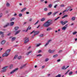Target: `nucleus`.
<instances>
[{"label": "nucleus", "mask_w": 77, "mask_h": 77, "mask_svg": "<svg viewBox=\"0 0 77 77\" xmlns=\"http://www.w3.org/2000/svg\"><path fill=\"white\" fill-rule=\"evenodd\" d=\"M77 32L76 31L73 32L72 33V35H75V34H77Z\"/></svg>", "instance_id": "nucleus-33"}, {"label": "nucleus", "mask_w": 77, "mask_h": 77, "mask_svg": "<svg viewBox=\"0 0 77 77\" xmlns=\"http://www.w3.org/2000/svg\"><path fill=\"white\" fill-rule=\"evenodd\" d=\"M62 51V50H60V51L58 53H61V52Z\"/></svg>", "instance_id": "nucleus-60"}, {"label": "nucleus", "mask_w": 77, "mask_h": 77, "mask_svg": "<svg viewBox=\"0 0 77 77\" xmlns=\"http://www.w3.org/2000/svg\"><path fill=\"white\" fill-rule=\"evenodd\" d=\"M15 20V18H12L11 20V21H12L13 20Z\"/></svg>", "instance_id": "nucleus-40"}, {"label": "nucleus", "mask_w": 77, "mask_h": 77, "mask_svg": "<svg viewBox=\"0 0 77 77\" xmlns=\"http://www.w3.org/2000/svg\"><path fill=\"white\" fill-rule=\"evenodd\" d=\"M34 33L33 36H32V38H33L34 36H35V35H38V34H39V32L36 31L35 32V31L34 30V31H33L32 32H31L30 34H32V33H34Z\"/></svg>", "instance_id": "nucleus-2"}, {"label": "nucleus", "mask_w": 77, "mask_h": 77, "mask_svg": "<svg viewBox=\"0 0 77 77\" xmlns=\"http://www.w3.org/2000/svg\"><path fill=\"white\" fill-rule=\"evenodd\" d=\"M3 15V14H2V13H1L0 14V18L1 17H2Z\"/></svg>", "instance_id": "nucleus-52"}, {"label": "nucleus", "mask_w": 77, "mask_h": 77, "mask_svg": "<svg viewBox=\"0 0 77 77\" xmlns=\"http://www.w3.org/2000/svg\"><path fill=\"white\" fill-rule=\"evenodd\" d=\"M4 33V32L2 31H0V35H3Z\"/></svg>", "instance_id": "nucleus-39"}, {"label": "nucleus", "mask_w": 77, "mask_h": 77, "mask_svg": "<svg viewBox=\"0 0 77 77\" xmlns=\"http://www.w3.org/2000/svg\"><path fill=\"white\" fill-rule=\"evenodd\" d=\"M71 20H72V21H74V20H75V17H72L71 18Z\"/></svg>", "instance_id": "nucleus-17"}, {"label": "nucleus", "mask_w": 77, "mask_h": 77, "mask_svg": "<svg viewBox=\"0 0 77 77\" xmlns=\"http://www.w3.org/2000/svg\"><path fill=\"white\" fill-rule=\"evenodd\" d=\"M52 14V12H50L49 13H48V16H50V15H51Z\"/></svg>", "instance_id": "nucleus-21"}, {"label": "nucleus", "mask_w": 77, "mask_h": 77, "mask_svg": "<svg viewBox=\"0 0 77 77\" xmlns=\"http://www.w3.org/2000/svg\"><path fill=\"white\" fill-rule=\"evenodd\" d=\"M26 65H27V64H25L23 65V66H21V68L22 69L24 68V67H25V66H26Z\"/></svg>", "instance_id": "nucleus-20"}, {"label": "nucleus", "mask_w": 77, "mask_h": 77, "mask_svg": "<svg viewBox=\"0 0 77 77\" xmlns=\"http://www.w3.org/2000/svg\"><path fill=\"white\" fill-rule=\"evenodd\" d=\"M10 51H11V49H9L8 50L6 51H5V53L6 54H9L8 53H10Z\"/></svg>", "instance_id": "nucleus-11"}, {"label": "nucleus", "mask_w": 77, "mask_h": 77, "mask_svg": "<svg viewBox=\"0 0 77 77\" xmlns=\"http://www.w3.org/2000/svg\"><path fill=\"white\" fill-rule=\"evenodd\" d=\"M6 6L7 7H10V4H9V3H7L6 4Z\"/></svg>", "instance_id": "nucleus-18"}, {"label": "nucleus", "mask_w": 77, "mask_h": 77, "mask_svg": "<svg viewBox=\"0 0 77 77\" xmlns=\"http://www.w3.org/2000/svg\"><path fill=\"white\" fill-rule=\"evenodd\" d=\"M32 18H30L29 19V21H32Z\"/></svg>", "instance_id": "nucleus-61"}, {"label": "nucleus", "mask_w": 77, "mask_h": 77, "mask_svg": "<svg viewBox=\"0 0 77 77\" xmlns=\"http://www.w3.org/2000/svg\"><path fill=\"white\" fill-rule=\"evenodd\" d=\"M19 17H21L22 16V14L21 13H20L19 14Z\"/></svg>", "instance_id": "nucleus-50"}, {"label": "nucleus", "mask_w": 77, "mask_h": 77, "mask_svg": "<svg viewBox=\"0 0 77 77\" xmlns=\"http://www.w3.org/2000/svg\"><path fill=\"white\" fill-rule=\"evenodd\" d=\"M26 14H29V12H26Z\"/></svg>", "instance_id": "nucleus-63"}, {"label": "nucleus", "mask_w": 77, "mask_h": 77, "mask_svg": "<svg viewBox=\"0 0 77 77\" xmlns=\"http://www.w3.org/2000/svg\"><path fill=\"white\" fill-rule=\"evenodd\" d=\"M67 27H68V24H66L65 26L63 27L62 28V30H66V29L67 28Z\"/></svg>", "instance_id": "nucleus-6"}, {"label": "nucleus", "mask_w": 77, "mask_h": 77, "mask_svg": "<svg viewBox=\"0 0 77 77\" xmlns=\"http://www.w3.org/2000/svg\"><path fill=\"white\" fill-rule=\"evenodd\" d=\"M13 68V64H11L10 66V69H12Z\"/></svg>", "instance_id": "nucleus-26"}, {"label": "nucleus", "mask_w": 77, "mask_h": 77, "mask_svg": "<svg viewBox=\"0 0 77 77\" xmlns=\"http://www.w3.org/2000/svg\"><path fill=\"white\" fill-rule=\"evenodd\" d=\"M51 41H52V40H48V44H49V42H51Z\"/></svg>", "instance_id": "nucleus-51"}, {"label": "nucleus", "mask_w": 77, "mask_h": 77, "mask_svg": "<svg viewBox=\"0 0 77 77\" xmlns=\"http://www.w3.org/2000/svg\"><path fill=\"white\" fill-rule=\"evenodd\" d=\"M15 40V38L13 37L11 39L12 41H14V40Z\"/></svg>", "instance_id": "nucleus-31"}, {"label": "nucleus", "mask_w": 77, "mask_h": 77, "mask_svg": "<svg viewBox=\"0 0 77 77\" xmlns=\"http://www.w3.org/2000/svg\"><path fill=\"white\" fill-rule=\"evenodd\" d=\"M4 36H5V35H4V34H2V35H1V37H2V38H3V37H4Z\"/></svg>", "instance_id": "nucleus-48"}, {"label": "nucleus", "mask_w": 77, "mask_h": 77, "mask_svg": "<svg viewBox=\"0 0 77 77\" xmlns=\"http://www.w3.org/2000/svg\"><path fill=\"white\" fill-rule=\"evenodd\" d=\"M60 18V17H58L56 19H55L54 21H56V20H57V19H58V18Z\"/></svg>", "instance_id": "nucleus-47"}, {"label": "nucleus", "mask_w": 77, "mask_h": 77, "mask_svg": "<svg viewBox=\"0 0 77 77\" xmlns=\"http://www.w3.org/2000/svg\"><path fill=\"white\" fill-rule=\"evenodd\" d=\"M60 59H58L57 60V62H60Z\"/></svg>", "instance_id": "nucleus-58"}, {"label": "nucleus", "mask_w": 77, "mask_h": 77, "mask_svg": "<svg viewBox=\"0 0 77 77\" xmlns=\"http://www.w3.org/2000/svg\"><path fill=\"white\" fill-rule=\"evenodd\" d=\"M48 52L50 53H51V50L49 49L48 50Z\"/></svg>", "instance_id": "nucleus-44"}, {"label": "nucleus", "mask_w": 77, "mask_h": 77, "mask_svg": "<svg viewBox=\"0 0 77 77\" xmlns=\"http://www.w3.org/2000/svg\"><path fill=\"white\" fill-rule=\"evenodd\" d=\"M38 22H39V20H38L37 21V22L35 23V24H34V25H36V24H37L38 23Z\"/></svg>", "instance_id": "nucleus-41"}, {"label": "nucleus", "mask_w": 77, "mask_h": 77, "mask_svg": "<svg viewBox=\"0 0 77 77\" xmlns=\"http://www.w3.org/2000/svg\"><path fill=\"white\" fill-rule=\"evenodd\" d=\"M39 36H40V37H43L44 36V34H40Z\"/></svg>", "instance_id": "nucleus-34"}, {"label": "nucleus", "mask_w": 77, "mask_h": 77, "mask_svg": "<svg viewBox=\"0 0 77 77\" xmlns=\"http://www.w3.org/2000/svg\"><path fill=\"white\" fill-rule=\"evenodd\" d=\"M61 77V75H60V74H59L58 75L56 76L55 77Z\"/></svg>", "instance_id": "nucleus-32"}, {"label": "nucleus", "mask_w": 77, "mask_h": 77, "mask_svg": "<svg viewBox=\"0 0 77 77\" xmlns=\"http://www.w3.org/2000/svg\"><path fill=\"white\" fill-rule=\"evenodd\" d=\"M41 44L40 43L37 45L36 47H39V46H40V45Z\"/></svg>", "instance_id": "nucleus-43"}, {"label": "nucleus", "mask_w": 77, "mask_h": 77, "mask_svg": "<svg viewBox=\"0 0 77 77\" xmlns=\"http://www.w3.org/2000/svg\"><path fill=\"white\" fill-rule=\"evenodd\" d=\"M45 66H42V69H44L45 68Z\"/></svg>", "instance_id": "nucleus-54"}, {"label": "nucleus", "mask_w": 77, "mask_h": 77, "mask_svg": "<svg viewBox=\"0 0 77 77\" xmlns=\"http://www.w3.org/2000/svg\"><path fill=\"white\" fill-rule=\"evenodd\" d=\"M45 4H47V1H45Z\"/></svg>", "instance_id": "nucleus-59"}, {"label": "nucleus", "mask_w": 77, "mask_h": 77, "mask_svg": "<svg viewBox=\"0 0 77 77\" xmlns=\"http://www.w3.org/2000/svg\"><path fill=\"white\" fill-rule=\"evenodd\" d=\"M27 23V22H24L23 23V25H24V24H26Z\"/></svg>", "instance_id": "nucleus-64"}, {"label": "nucleus", "mask_w": 77, "mask_h": 77, "mask_svg": "<svg viewBox=\"0 0 77 77\" xmlns=\"http://www.w3.org/2000/svg\"><path fill=\"white\" fill-rule=\"evenodd\" d=\"M48 7L50 8H51V7H52V5L51 4L49 5Z\"/></svg>", "instance_id": "nucleus-36"}, {"label": "nucleus", "mask_w": 77, "mask_h": 77, "mask_svg": "<svg viewBox=\"0 0 77 77\" xmlns=\"http://www.w3.org/2000/svg\"><path fill=\"white\" fill-rule=\"evenodd\" d=\"M48 60H49V59L46 58L45 60V62H47V61H48Z\"/></svg>", "instance_id": "nucleus-38"}, {"label": "nucleus", "mask_w": 77, "mask_h": 77, "mask_svg": "<svg viewBox=\"0 0 77 77\" xmlns=\"http://www.w3.org/2000/svg\"><path fill=\"white\" fill-rule=\"evenodd\" d=\"M9 67V66H6L4 67H3V68H2V69H5L6 70Z\"/></svg>", "instance_id": "nucleus-9"}, {"label": "nucleus", "mask_w": 77, "mask_h": 77, "mask_svg": "<svg viewBox=\"0 0 77 77\" xmlns=\"http://www.w3.org/2000/svg\"><path fill=\"white\" fill-rule=\"evenodd\" d=\"M58 56V55L57 54L54 55L53 56V57H54V58H55V57H57Z\"/></svg>", "instance_id": "nucleus-23"}, {"label": "nucleus", "mask_w": 77, "mask_h": 77, "mask_svg": "<svg viewBox=\"0 0 77 77\" xmlns=\"http://www.w3.org/2000/svg\"><path fill=\"white\" fill-rule=\"evenodd\" d=\"M19 29V27L18 26H15L14 27V29L15 30H18Z\"/></svg>", "instance_id": "nucleus-12"}, {"label": "nucleus", "mask_w": 77, "mask_h": 77, "mask_svg": "<svg viewBox=\"0 0 77 77\" xmlns=\"http://www.w3.org/2000/svg\"><path fill=\"white\" fill-rule=\"evenodd\" d=\"M17 59L19 60H20V59H21V56H20L18 57L17 58Z\"/></svg>", "instance_id": "nucleus-30"}, {"label": "nucleus", "mask_w": 77, "mask_h": 77, "mask_svg": "<svg viewBox=\"0 0 77 77\" xmlns=\"http://www.w3.org/2000/svg\"><path fill=\"white\" fill-rule=\"evenodd\" d=\"M32 52V51H29L28 52L26 53V55H29L30 53H31Z\"/></svg>", "instance_id": "nucleus-25"}, {"label": "nucleus", "mask_w": 77, "mask_h": 77, "mask_svg": "<svg viewBox=\"0 0 77 77\" xmlns=\"http://www.w3.org/2000/svg\"><path fill=\"white\" fill-rule=\"evenodd\" d=\"M68 23V21H66L64 22H63V21H61L60 22V23H61L63 26H64V25H65L66 23Z\"/></svg>", "instance_id": "nucleus-4"}, {"label": "nucleus", "mask_w": 77, "mask_h": 77, "mask_svg": "<svg viewBox=\"0 0 77 77\" xmlns=\"http://www.w3.org/2000/svg\"><path fill=\"white\" fill-rule=\"evenodd\" d=\"M14 22H11L10 23V26H13V25H14Z\"/></svg>", "instance_id": "nucleus-19"}, {"label": "nucleus", "mask_w": 77, "mask_h": 77, "mask_svg": "<svg viewBox=\"0 0 77 77\" xmlns=\"http://www.w3.org/2000/svg\"><path fill=\"white\" fill-rule=\"evenodd\" d=\"M51 30V28H48L47 29V31H48L49 30Z\"/></svg>", "instance_id": "nucleus-29"}, {"label": "nucleus", "mask_w": 77, "mask_h": 77, "mask_svg": "<svg viewBox=\"0 0 77 77\" xmlns=\"http://www.w3.org/2000/svg\"><path fill=\"white\" fill-rule=\"evenodd\" d=\"M72 74V72H70L69 73V75H71Z\"/></svg>", "instance_id": "nucleus-45"}, {"label": "nucleus", "mask_w": 77, "mask_h": 77, "mask_svg": "<svg viewBox=\"0 0 77 77\" xmlns=\"http://www.w3.org/2000/svg\"><path fill=\"white\" fill-rule=\"evenodd\" d=\"M18 68H16L15 69H14V70H13L11 72H10L11 74H13V73H14V72H15V71H17V70H18Z\"/></svg>", "instance_id": "nucleus-5"}, {"label": "nucleus", "mask_w": 77, "mask_h": 77, "mask_svg": "<svg viewBox=\"0 0 77 77\" xmlns=\"http://www.w3.org/2000/svg\"><path fill=\"white\" fill-rule=\"evenodd\" d=\"M20 30H19L17 31L15 33V35H17V34H18V33H19V32H20Z\"/></svg>", "instance_id": "nucleus-13"}, {"label": "nucleus", "mask_w": 77, "mask_h": 77, "mask_svg": "<svg viewBox=\"0 0 77 77\" xmlns=\"http://www.w3.org/2000/svg\"><path fill=\"white\" fill-rule=\"evenodd\" d=\"M57 13H58V11H57V12H54L53 14V15L54 16V15H56V14H57Z\"/></svg>", "instance_id": "nucleus-28"}, {"label": "nucleus", "mask_w": 77, "mask_h": 77, "mask_svg": "<svg viewBox=\"0 0 77 77\" xmlns=\"http://www.w3.org/2000/svg\"><path fill=\"white\" fill-rule=\"evenodd\" d=\"M17 57H18V55H15V56L14 57V58L13 59L14 60L16 59V58H17Z\"/></svg>", "instance_id": "nucleus-27"}, {"label": "nucleus", "mask_w": 77, "mask_h": 77, "mask_svg": "<svg viewBox=\"0 0 77 77\" xmlns=\"http://www.w3.org/2000/svg\"><path fill=\"white\" fill-rule=\"evenodd\" d=\"M6 70L5 69H3V70H1V72H6Z\"/></svg>", "instance_id": "nucleus-24"}, {"label": "nucleus", "mask_w": 77, "mask_h": 77, "mask_svg": "<svg viewBox=\"0 0 77 77\" xmlns=\"http://www.w3.org/2000/svg\"><path fill=\"white\" fill-rule=\"evenodd\" d=\"M6 43V41L5 40H4L3 41H2L1 42V45H4Z\"/></svg>", "instance_id": "nucleus-8"}, {"label": "nucleus", "mask_w": 77, "mask_h": 77, "mask_svg": "<svg viewBox=\"0 0 77 77\" xmlns=\"http://www.w3.org/2000/svg\"><path fill=\"white\" fill-rule=\"evenodd\" d=\"M29 27L28 28H27V29H26V32H27V31H28V30H29Z\"/></svg>", "instance_id": "nucleus-57"}, {"label": "nucleus", "mask_w": 77, "mask_h": 77, "mask_svg": "<svg viewBox=\"0 0 77 77\" xmlns=\"http://www.w3.org/2000/svg\"><path fill=\"white\" fill-rule=\"evenodd\" d=\"M55 51V50L51 51V53H54V52Z\"/></svg>", "instance_id": "nucleus-55"}, {"label": "nucleus", "mask_w": 77, "mask_h": 77, "mask_svg": "<svg viewBox=\"0 0 77 77\" xmlns=\"http://www.w3.org/2000/svg\"><path fill=\"white\" fill-rule=\"evenodd\" d=\"M57 5H56L54 7V8H56L57 6Z\"/></svg>", "instance_id": "nucleus-46"}, {"label": "nucleus", "mask_w": 77, "mask_h": 77, "mask_svg": "<svg viewBox=\"0 0 77 77\" xmlns=\"http://www.w3.org/2000/svg\"><path fill=\"white\" fill-rule=\"evenodd\" d=\"M9 25V23H7V24L6 25H5L4 26V28H5V27H8V26Z\"/></svg>", "instance_id": "nucleus-14"}, {"label": "nucleus", "mask_w": 77, "mask_h": 77, "mask_svg": "<svg viewBox=\"0 0 77 77\" xmlns=\"http://www.w3.org/2000/svg\"><path fill=\"white\" fill-rule=\"evenodd\" d=\"M45 18H43L41 19V21H45Z\"/></svg>", "instance_id": "nucleus-22"}, {"label": "nucleus", "mask_w": 77, "mask_h": 77, "mask_svg": "<svg viewBox=\"0 0 77 77\" xmlns=\"http://www.w3.org/2000/svg\"><path fill=\"white\" fill-rule=\"evenodd\" d=\"M26 9V8H25L21 11V12H24Z\"/></svg>", "instance_id": "nucleus-16"}, {"label": "nucleus", "mask_w": 77, "mask_h": 77, "mask_svg": "<svg viewBox=\"0 0 77 77\" xmlns=\"http://www.w3.org/2000/svg\"><path fill=\"white\" fill-rule=\"evenodd\" d=\"M42 55L41 54H39L38 55H37V57H38V56H41Z\"/></svg>", "instance_id": "nucleus-49"}, {"label": "nucleus", "mask_w": 77, "mask_h": 77, "mask_svg": "<svg viewBox=\"0 0 77 77\" xmlns=\"http://www.w3.org/2000/svg\"><path fill=\"white\" fill-rule=\"evenodd\" d=\"M24 44H27L29 41V38L27 37H25L24 38Z\"/></svg>", "instance_id": "nucleus-3"}, {"label": "nucleus", "mask_w": 77, "mask_h": 77, "mask_svg": "<svg viewBox=\"0 0 77 77\" xmlns=\"http://www.w3.org/2000/svg\"><path fill=\"white\" fill-rule=\"evenodd\" d=\"M44 11H47V8H45V9H44Z\"/></svg>", "instance_id": "nucleus-53"}, {"label": "nucleus", "mask_w": 77, "mask_h": 77, "mask_svg": "<svg viewBox=\"0 0 77 77\" xmlns=\"http://www.w3.org/2000/svg\"><path fill=\"white\" fill-rule=\"evenodd\" d=\"M64 6H65V5H60V7H61V8H62V7H64Z\"/></svg>", "instance_id": "nucleus-37"}, {"label": "nucleus", "mask_w": 77, "mask_h": 77, "mask_svg": "<svg viewBox=\"0 0 77 77\" xmlns=\"http://www.w3.org/2000/svg\"><path fill=\"white\" fill-rule=\"evenodd\" d=\"M70 70H69L67 71L65 73V75H66V74H68V72H69Z\"/></svg>", "instance_id": "nucleus-35"}, {"label": "nucleus", "mask_w": 77, "mask_h": 77, "mask_svg": "<svg viewBox=\"0 0 77 77\" xmlns=\"http://www.w3.org/2000/svg\"><path fill=\"white\" fill-rule=\"evenodd\" d=\"M11 33H9V34H8V36H9V35H11Z\"/></svg>", "instance_id": "nucleus-62"}, {"label": "nucleus", "mask_w": 77, "mask_h": 77, "mask_svg": "<svg viewBox=\"0 0 77 77\" xmlns=\"http://www.w3.org/2000/svg\"><path fill=\"white\" fill-rule=\"evenodd\" d=\"M69 66H68L66 68H65V66H64L63 67H62V69H67V68H68Z\"/></svg>", "instance_id": "nucleus-7"}, {"label": "nucleus", "mask_w": 77, "mask_h": 77, "mask_svg": "<svg viewBox=\"0 0 77 77\" xmlns=\"http://www.w3.org/2000/svg\"><path fill=\"white\" fill-rule=\"evenodd\" d=\"M9 54H7L5 53L2 55V57H5V56H6V57L8 56Z\"/></svg>", "instance_id": "nucleus-10"}, {"label": "nucleus", "mask_w": 77, "mask_h": 77, "mask_svg": "<svg viewBox=\"0 0 77 77\" xmlns=\"http://www.w3.org/2000/svg\"><path fill=\"white\" fill-rule=\"evenodd\" d=\"M41 51H41V50H39L38 53H41Z\"/></svg>", "instance_id": "nucleus-56"}, {"label": "nucleus", "mask_w": 77, "mask_h": 77, "mask_svg": "<svg viewBox=\"0 0 77 77\" xmlns=\"http://www.w3.org/2000/svg\"><path fill=\"white\" fill-rule=\"evenodd\" d=\"M48 42H47V43L45 45V47H47V45H48Z\"/></svg>", "instance_id": "nucleus-42"}, {"label": "nucleus", "mask_w": 77, "mask_h": 77, "mask_svg": "<svg viewBox=\"0 0 77 77\" xmlns=\"http://www.w3.org/2000/svg\"><path fill=\"white\" fill-rule=\"evenodd\" d=\"M51 21H52L51 20H49L47 21L46 22L43 24V26H44L45 27H48L50 25L52 24Z\"/></svg>", "instance_id": "nucleus-1"}, {"label": "nucleus", "mask_w": 77, "mask_h": 77, "mask_svg": "<svg viewBox=\"0 0 77 77\" xmlns=\"http://www.w3.org/2000/svg\"><path fill=\"white\" fill-rule=\"evenodd\" d=\"M68 16L67 15H66H66L64 16L63 17H62V18H63H63H66V17H68Z\"/></svg>", "instance_id": "nucleus-15"}]
</instances>
